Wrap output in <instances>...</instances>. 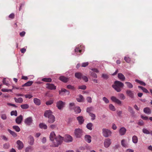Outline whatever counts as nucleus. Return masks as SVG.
Returning <instances> with one entry per match:
<instances>
[{
	"label": "nucleus",
	"mask_w": 152,
	"mask_h": 152,
	"mask_svg": "<svg viewBox=\"0 0 152 152\" xmlns=\"http://www.w3.org/2000/svg\"><path fill=\"white\" fill-rule=\"evenodd\" d=\"M50 139L52 142L51 146L53 147L58 146L59 145L62 143L64 140V137L60 135L56 137L53 132H52L50 133Z\"/></svg>",
	"instance_id": "obj_1"
},
{
	"label": "nucleus",
	"mask_w": 152,
	"mask_h": 152,
	"mask_svg": "<svg viewBox=\"0 0 152 152\" xmlns=\"http://www.w3.org/2000/svg\"><path fill=\"white\" fill-rule=\"evenodd\" d=\"M124 86V84L122 82L116 81L114 84L112 85L113 87L117 92H119L121 91V88Z\"/></svg>",
	"instance_id": "obj_2"
},
{
	"label": "nucleus",
	"mask_w": 152,
	"mask_h": 152,
	"mask_svg": "<svg viewBox=\"0 0 152 152\" xmlns=\"http://www.w3.org/2000/svg\"><path fill=\"white\" fill-rule=\"evenodd\" d=\"M103 136L106 137H108L111 135L112 132L110 130L106 129H102Z\"/></svg>",
	"instance_id": "obj_3"
},
{
	"label": "nucleus",
	"mask_w": 152,
	"mask_h": 152,
	"mask_svg": "<svg viewBox=\"0 0 152 152\" xmlns=\"http://www.w3.org/2000/svg\"><path fill=\"white\" fill-rule=\"evenodd\" d=\"M83 131L80 129H76L74 131V134L77 138L80 137L83 135Z\"/></svg>",
	"instance_id": "obj_4"
},
{
	"label": "nucleus",
	"mask_w": 152,
	"mask_h": 152,
	"mask_svg": "<svg viewBox=\"0 0 152 152\" xmlns=\"http://www.w3.org/2000/svg\"><path fill=\"white\" fill-rule=\"evenodd\" d=\"M84 47L83 45H77L75 49V52L77 53L78 52L81 53L82 51H83Z\"/></svg>",
	"instance_id": "obj_5"
},
{
	"label": "nucleus",
	"mask_w": 152,
	"mask_h": 152,
	"mask_svg": "<svg viewBox=\"0 0 152 152\" xmlns=\"http://www.w3.org/2000/svg\"><path fill=\"white\" fill-rule=\"evenodd\" d=\"M32 118L31 117L27 118L24 120L25 124L27 125H31L32 123Z\"/></svg>",
	"instance_id": "obj_6"
},
{
	"label": "nucleus",
	"mask_w": 152,
	"mask_h": 152,
	"mask_svg": "<svg viewBox=\"0 0 152 152\" xmlns=\"http://www.w3.org/2000/svg\"><path fill=\"white\" fill-rule=\"evenodd\" d=\"M65 105V103L61 101H60L57 102L56 106L58 109L61 110L63 108Z\"/></svg>",
	"instance_id": "obj_7"
},
{
	"label": "nucleus",
	"mask_w": 152,
	"mask_h": 152,
	"mask_svg": "<svg viewBox=\"0 0 152 152\" xmlns=\"http://www.w3.org/2000/svg\"><path fill=\"white\" fill-rule=\"evenodd\" d=\"M111 143V139L110 138H107L104 140V146L106 148H108Z\"/></svg>",
	"instance_id": "obj_8"
},
{
	"label": "nucleus",
	"mask_w": 152,
	"mask_h": 152,
	"mask_svg": "<svg viewBox=\"0 0 152 152\" xmlns=\"http://www.w3.org/2000/svg\"><path fill=\"white\" fill-rule=\"evenodd\" d=\"M126 94L130 97L133 98L134 97V94L133 91L130 90H127L126 91Z\"/></svg>",
	"instance_id": "obj_9"
},
{
	"label": "nucleus",
	"mask_w": 152,
	"mask_h": 152,
	"mask_svg": "<svg viewBox=\"0 0 152 152\" xmlns=\"http://www.w3.org/2000/svg\"><path fill=\"white\" fill-rule=\"evenodd\" d=\"M73 138L72 137L69 135H66L65 136V139L64 140L66 142H69L72 141Z\"/></svg>",
	"instance_id": "obj_10"
},
{
	"label": "nucleus",
	"mask_w": 152,
	"mask_h": 152,
	"mask_svg": "<svg viewBox=\"0 0 152 152\" xmlns=\"http://www.w3.org/2000/svg\"><path fill=\"white\" fill-rule=\"evenodd\" d=\"M111 99L113 102L119 104H121V101L114 96H112L111 97Z\"/></svg>",
	"instance_id": "obj_11"
},
{
	"label": "nucleus",
	"mask_w": 152,
	"mask_h": 152,
	"mask_svg": "<svg viewBox=\"0 0 152 152\" xmlns=\"http://www.w3.org/2000/svg\"><path fill=\"white\" fill-rule=\"evenodd\" d=\"M46 87L50 90H55L56 89V86L53 84L47 83Z\"/></svg>",
	"instance_id": "obj_12"
},
{
	"label": "nucleus",
	"mask_w": 152,
	"mask_h": 152,
	"mask_svg": "<svg viewBox=\"0 0 152 152\" xmlns=\"http://www.w3.org/2000/svg\"><path fill=\"white\" fill-rule=\"evenodd\" d=\"M34 139L33 137L31 136H30L28 137V142L30 145H33L34 144Z\"/></svg>",
	"instance_id": "obj_13"
},
{
	"label": "nucleus",
	"mask_w": 152,
	"mask_h": 152,
	"mask_svg": "<svg viewBox=\"0 0 152 152\" xmlns=\"http://www.w3.org/2000/svg\"><path fill=\"white\" fill-rule=\"evenodd\" d=\"M23 117L22 115H20L18 117L16 120L15 121L16 123L18 124H20L23 120Z\"/></svg>",
	"instance_id": "obj_14"
},
{
	"label": "nucleus",
	"mask_w": 152,
	"mask_h": 152,
	"mask_svg": "<svg viewBox=\"0 0 152 152\" xmlns=\"http://www.w3.org/2000/svg\"><path fill=\"white\" fill-rule=\"evenodd\" d=\"M53 115L52 112L50 110H46L44 114V115L46 117H49L50 116Z\"/></svg>",
	"instance_id": "obj_15"
},
{
	"label": "nucleus",
	"mask_w": 152,
	"mask_h": 152,
	"mask_svg": "<svg viewBox=\"0 0 152 152\" xmlns=\"http://www.w3.org/2000/svg\"><path fill=\"white\" fill-rule=\"evenodd\" d=\"M17 143L18 145V148L19 149H22L24 147L23 142L20 140H18L17 142Z\"/></svg>",
	"instance_id": "obj_16"
},
{
	"label": "nucleus",
	"mask_w": 152,
	"mask_h": 152,
	"mask_svg": "<svg viewBox=\"0 0 152 152\" xmlns=\"http://www.w3.org/2000/svg\"><path fill=\"white\" fill-rule=\"evenodd\" d=\"M48 122L50 123H52L55 121V118L53 115H51L48 117Z\"/></svg>",
	"instance_id": "obj_17"
},
{
	"label": "nucleus",
	"mask_w": 152,
	"mask_h": 152,
	"mask_svg": "<svg viewBox=\"0 0 152 152\" xmlns=\"http://www.w3.org/2000/svg\"><path fill=\"white\" fill-rule=\"evenodd\" d=\"M126 132V129L124 127L121 128L119 130V132L121 135H124Z\"/></svg>",
	"instance_id": "obj_18"
},
{
	"label": "nucleus",
	"mask_w": 152,
	"mask_h": 152,
	"mask_svg": "<svg viewBox=\"0 0 152 152\" xmlns=\"http://www.w3.org/2000/svg\"><path fill=\"white\" fill-rule=\"evenodd\" d=\"M77 101L79 102H82L84 100V98L83 96L80 95L77 96L76 98Z\"/></svg>",
	"instance_id": "obj_19"
},
{
	"label": "nucleus",
	"mask_w": 152,
	"mask_h": 152,
	"mask_svg": "<svg viewBox=\"0 0 152 152\" xmlns=\"http://www.w3.org/2000/svg\"><path fill=\"white\" fill-rule=\"evenodd\" d=\"M77 118L80 124H82L83 123L84 121V119L82 116H80L78 117H77Z\"/></svg>",
	"instance_id": "obj_20"
},
{
	"label": "nucleus",
	"mask_w": 152,
	"mask_h": 152,
	"mask_svg": "<svg viewBox=\"0 0 152 152\" xmlns=\"http://www.w3.org/2000/svg\"><path fill=\"white\" fill-rule=\"evenodd\" d=\"M34 102L35 104L37 105H39L41 104L40 100L37 98H35L34 99Z\"/></svg>",
	"instance_id": "obj_21"
},
{
	"label": "nucleus",
	"mask_w": 152,
	"mask_h": 152,
	"mask_svg": "<svg viewBox=\"0 0 152 152\" xmlns=\"http://www.w3.org/2000/svg\"><path fill=\"white\" fill-rule=\"evenodd\" d=\"M85 140L88 143H90L91 142V137L88 135H86L85 136Z\"/></svg>",
	"instance_id": "obj_22"
},
{
	"label": "nucleus",
	"mask_w": 152,
	"mask_h": 152,
	"mask_svg": "<svg viewBox=\"0 0 152 152\" xmlns=\"http://www.w3.org/2000/svg\"><path fill=\"white\" fill-rule=\"evenodd\" d=\"M118 78L121 80L123 81L125 80V77L122 73H118Z\"/></svg>",
	"instance_id": "obj_23"
},
{
	"label": "nucleus",
	"mask_w": 152,
	"mask_h": 152,
	"mask_svg": "<svg viewBox=\"0 0 152 152\" xmlns=\"http://www.w3.org/2000/svg\"><path fill=\"white\" fill-rule=\"evenodd\" d=\"M14 99L16 102L21 103L23 102V99L22 98L20 97L18 99L16 98H14Z\"/></svg>",
	"instance_id": "obj_24"
},
{
	"label": "nucleus",
	"mask_w": 152,
	"mask_h": 152,
	"mask_svg": "<svg viewBox=\"0 0 152 152\" xmlns=\"http://www.w3.org/2000/svg\"><path fill=\"white\" fill-rule=\"evenodd\" d=\"M75 112L76 113H80L81 111V109L79 107H76L74 108Z\"/></svg>",
	"instance_id": "obj_25"
},
{
	"label": "nucleus",
	"mask_w": 152,
	"mask_h": 152,
	"mask_svg": "<svg viewBox=\"0 0 152 152\" xmlns=\"http://www.w3.org/2000/svg\"><path fill=\"white\" fill-rule=\"evenodd\" d=\"M33 150V147L31 146H28L25 149V152H30Z\"/></svg>",
	"instance_id": "obj_26"
},
{
	"label": "nucleus",
	"mask_w": 152,
	"mask_h": 152,
	"mask_svg": "<svg viewBox=\"0 0 152 152\" xmlns=\"http://www.w3.org/2000/svg\"><path fill=\"white\" fill-rule=\"evenodd\" d=\"M59 79L63 82L65 83L66 82L68 81L67 78L63 76L60 77Z\"/></svg>",
	"instance_id": "obj_27"
},
{
	"label": "nucleus",
	"mask_w": 152,
	"mask_h": 152,
	"mask_svg": "<svg viewBox=\"0 0 152 152\" xmlns=\"http://www.w3.org/2000/svg\"><path fill=\"white\" fill-rule=\"evenodd\" d=\"M75 77L78 79H81L82 77V74L80 72H77L75 74Z\"/></svg>",
	"instance_id": "obj_28"
},
{
	"label": "nucleus",
	"mask_w": 152,
	"mask_h": 152,
	"mask_svg": "<svg viewBox=\"0 0 152 152\" xmlns=\"http://www.w3.org/2000/svg\"><path fill=\"white\" fill-rule=\"evenodd\" d=\"M143 111L144 112L146 113L150 114L151 113V110L148 107L144 108Z\"/></svg>",
	"instance_id": "obj_29"
},
{
	"label": "nucleus",
	"mask_w": 152,
	"mask_h": 152,
	"mask_svg": "<svg viewBox=\"0 0 152 152\" xmlns=\"http://www.w3.org/2000/svg\"><path fill=\"white\" fill-rule=\"evenodd\" d=\"M132 140L134 143L135 144L137 143L138 142V138L136 136H134L132 138Z\"/></svg>",
	"instance_id": "obj_30"
},
{
	"label": "nucleus",
	"mask_w": 152,
	"mask_h": 152,
	"mask_svg": "<svg viewBox=\"0 0 152 152\" xmlns=\"http://www.w3.org/2000/svg\"><path fill=\"white\" fill-rule=\"evenodd\" d=\"M121 144L123 147H126L127 146V144L124 139H123L121 141Z\"/></svg>",
	"instance_id": "obj_31"
},
{
	"label": "nucleus",
	"mask_w": 152,
	"mask_h": 152,
	"mask_svg": "<svg viewBox=\"0 0 152 152\" xmlns=\"http://www.w3.org/2000/svg\"><path fill=\"white\" fill-rule=\"evenodd\" d=\"M33 83V82L31 81H29L26 83L25 84H23V87L24 86H31Z\"/></svg>",
	"instance_id": "obj_32"
},
{
	"label": "nucleus",
	"mask_w": 152,
	"mask_h": 152,
	"mask_svg": "<svg viewBox=\"0 0 152 152\" xmlns=\"http://www.w3.org/2000/svg\"><path fill=\"white\" fill-rule=\"evenodd\" d=\"M20 107L22 109H24L28 108L29 106L28 104H26L21 105Z\"/></svg>",
	"instance_id": "obj_33"
},
{
	"label": "nucleus",
	"mask_w": 152,
	"mask_h": 152,
	"mask_svg": "<svg viewBox=\"0 0 152 152\" xmlns=\"http://www.w3.org/2000/svg\"><path fill=\"white\" fill-rule=\"evenodd\" d=\"M42 80L44 82H50L52 81V79L50 78H45L42 79Z\"/></svg>",
	"instance_id": "obj_34"
},
{
	"label": "nucleus",
	"mask_w": 152,
	"mask_h": 152,
	"mask_svg": "<svg viewBox=\"0 0 152 152\" xmlns=\"http://www.w3.org/2000/svg\"><path fill=\"white\" fill-rule=\"evenodd\" d=\"M124 59L125 61L128 63H130L131 61V58L128 56H125Z\"/></svg>",
	"instance_id": "obj_35"
},
{
	"label": "nucleus",
	"mask_w": 152,
	"mask_h": 152,
	"mask_svg": "<svg viewBox=\"0 0 152 152\" xmlns=\"http://www.w3.org/2000/svg\"><path fill=\"white\" fill-rule=\"evenodd\" d=\"M39 126L40 128H43L44 129H46L47 128V125L43 123L40 124L39 125Z\"/></svg>",
	"instance_id": "obj_36"
},
{
	"label": "nucleus",
	"mask_w": 152,
	"mask_h": 152,
	"mask_svg": "<svg viewBox=\"0 0 152 152\" xmlns=\"http://www.w3.org/2000/svg\"><path fill=\"white\" fill-rule=\"evenodd\" d=\"M93 124L91 123H89L86 126V127L88 129L91 130L92 129V127Z\"/></svg>",
	"instance_id": "obj_37"
},
{
	"label": "nucleus",
	"mask_w": 152,
	"mask_h": 152,
	"mask_svg": "<svg viewBox=\"0 0 152 152\" xmlns=\"http://www.w3.org/2000/svg\"><path fill=\"white\" fill-rule=\"evenodd\" d=\"M125 83L127 85V86L129 88H131L133 87L132 85L130 82H126Z\"/></svg>",
	"instance_id": "obj_38"
},
{
	"label": "nucleus",
	"mask_w": 152,
	"mask_h": 152,
	"mask_svg": "<svg viewBox=\"0 0 152 152\" xmlns=\"http://www.w3.org/2000/svg\"><path fill=\"white\" fill-rule=\"evenodd\" d=\"M118 96L121 99L124 100L125 99V96L123 94H118Z\"/></svg>",
	"instance_id": "obj_39"
},
{
	"label": "nucleus",
	"mask_w": 152,
	"mask_h": 152,
	"mask_svg": "<svg viewBox=\"0 0 152 152\" xmlns=\"http://www.w3.org/2000/svg\"><path fill=\"white\" fill-rule=\"evenodd\" d=\"M109 108L111 110L113 111H115V107L111 104H110L109 105Z\"/></svg>",
	"instance_id": "obj_40"
},
{
	"label": "nucleus",
	"mask_w": 152,
	"mask_h": 152,
	"mask_svg": "<svg viewBox=\"0 0 152 152\" xmlns=\"http://www.w3.org/2000/svg\"><path fill=\"white\" fill-rule=\"evenodd\" d=\"M142 132L145 134H149L151 133V132L147 129L144 128L142 129Z\"/></svg>",
	"instance_id": "obj_41"
},
{
	"label": "nucleus",
	"mask_w": 152,
	"mask_h": 152,
	"mask_svg": "<svg viewBox=\"0 0 152 152\" xmlns=\"http://www.w3.org/2000/svg\"><path fill=\"white\" fill-rule=\"evenodd\" d=\"M13 128L17 132H19L20 130V128L18 126H14L13 127Z\"/></svg>",
	"instance_id": "obj_42"
},
{
	"label": "nucleus",
	"mask_w": 152,
	"mask_h": 152,
	"mask_svg": "<svg viewBox=\"0 0 152 152\" xmlns=\"http://www.w3.org/2000/svg\"><path fill=\"white\" fill-rule=\"evenodd\" d=\"M89 115L92 118L91 120H94L95 119L96 116L94 114L89 113Z\"/></svg>",
	"instance_id": "obj_43"
},
{
	"label": "nucleus",
	"mask_w": 152,
	"mask_h": 152,
	"mask_svg": "<svg viewBox=\"0 0 152 152\" xmlns=\"http://www.w3.org/2000/svg\"><path fill=\"white\" fill-rule=\"evenodd\" d=\"M11 115H14L15 116L17 115V112L16 110L12 111L11 112Z\"/></svg>",
	"instance_id": "obj_44"
},
{
	"label": "nucleus",
	"mask_w": 152,
	"mask_h": 152,
	"mask_svg": "<svg viewBox=\"0 0 152 152\" xmlns=\"http://www.w3.org/2000/svg\"><path fill=\"white\" fill-rule=\"evenodd\" d=\"M10 133L14 137L17 136V135L14 132L11 131L10 130H9Z\"/></svg>",
	"instance_id": "obj_45"
},
{
	"label": "nucleus",
	"mask_w": 152,
	"mask_h": 152,
	"mask_svg": "<svg viewBox=\"0 0 152 152\" xmlns=\"http://www.w3.org/2000/svg\"><path fill=\"white\" fill-rule=\"evenodd\" d=\"M86 86L85 85L80 86L78 87L79 89L83 90H85L86 89Z\"/></svg>",
	"instance_id": "obj_46"
},
{
	"label": "nucleus",
	"mask_w": 152,
	"mask_h": 152,
	"mask_svg": "<svg viewBox=\"0 0 152 152\" xmlns=\"http://www.w3.org/2000/svg\"><path fill=\"white\" fill-rule=\"evenodd\" d=\"M53 101L52 100H50L47 102H46V104L47 105H50L53 104Z\"/></svg>",
	"instance_id": "obj_47"
},
{
	"label": "nucleus",
	"mask_w": 152,
	"mask_h": 152,
	"mask_svg": "<svg viewBox=\"0 0 152 152\" xmlns=\"http://www.w3.org/2000/svg\"><path fill=\"white\" fill-rule=\"evenodd\" d=\"M1 118L3 120H6L7 118V117L6 114H2L1 115Z\"/></svg>",
	"instance_id": "obj_48"
},
{
	"label": "nucleus",
	"mask_w": 152,
	"mask_h": 152,
	"mask_svg": "<svg viewBox=\"0 0 152 152\" xmlns=\"http://www.w3.org/2000/svg\"><path fill=\"white\" fill-rule=\"evenodd\" d=\"M103 100L106 104L108 103L109 102V101L108 99L105 97H104L103 98Z\"/></svg>",
	"instance_id": "obj_49"
},
{
	"label": "nucleus",
	"mask_w": 152,
	"mask_h": 152,
	"mask_svg": "<svg viewBox=\"0 0 152 152\" xmlns=\"http://www.w3.org/2000/svg\"><path fill=\"white\" fill-rule=\"evenodd\" d=\"M137 124L139 125L142 126L144 124V122L142 120H140L139 121Z\"/></svg>",
	"instance_id": "obj_50"
},
{
	"label": "nucleus",
	"mask_w": 152,
	"mask_h": 152,
	"mask_svg": "<svg viewBox=\"0 0 152 152\" xmlns=\"http://www.w3.org/2000/svg\"><path fill=\"white\" fill-rule=\"evenodd\" d=\"M26 98L30 99L32 97V96L31 94H26L25 95Z\"/></svg>",
	"instance_id": "obj_51"
},
{
	"label": "nucleus",
	"mask_w": 152,
	"mask_h": 152,
	"mask_svg": "<svg viewBox=\"0 0 152 152\" xmlns=\"http://www.w3.org/2000/svg\"><path fill=\"white\" fill-rule=\"evenodd\" d=\"M10 147V145L9 143H6L4 145V148H8Z\"/></svg>",
	"instance_id": "obj_52"
},
{
	"label": "nucleus",
	"mask_w": 152,
	"mask_h": 152,
	"mask_svg": "<svg viewBox=\"0 0 152 152\" xmlns=\"http://www.w3.org/2000/svg\"><path fill=\"white\" fill-rule=\"evenodd\" d=\"M67 91V90L64 89H62L61 91H59V94H62V92H65Z\"/></svg>",
	"instance_id": "obj_53"
},
{
	"label": "nucleus",
	"mask_w": 152,
	"mask_h": 152,
	"mask_svg": "<svg viewBox=\"0 0 152 152\" xmlns=\"http://www.w3.org/2000/svg\"><path fill=\"white\" fill-rule=\"evenodd\" d=\"M88 64V62L83 63L82 64V66L85 67L87 66Z\"/></svg>",
	"instance_id": "obj_54"
},
{
	"label": "nucleus",
	"mask_w": 152,
	"mask_h": 152,
	"mask_svg": "<svg viewBox=\"0 0 152 152\" xmlns=\"http://www.w3.org/2000/svg\"><path fill=\"white\" fill-rule=\"evenodd\" d=\"M3 83L5 85L7 86H8L9 85L8 83L6 82V80L5 78H4L3 79Z\"/></svg>",
	"instance_id": "obj_55"
},
{
	"label": "nucleus",
	"mask_w": 152,
	"mask_h": 152,
	"mask_svg": "<svg viewBox=\"0 0 152 152\" xmlns=\"http://www.w3.org/2000/svg\"><path fill=\"white\" fill-rule=\"evenodd\" d=\"M82 78L86 82H87L88 80L87 77L86 76H82Z\"/></svg>",
	"instance_id": "obj_56"
},
{
	"label": "nucleus",
	"mask_w": 152,
	"mask_h": 152,
	"mask_svg": "<svg viewBox=\"0 0 152 152\" xmlns=\"http://www.w3.org/2000/svg\"><path fill=\"white\" fill-rule=\"evenodd\" d=\"M86 100L88 102L91 103L92 102V99L90 97H87L86 98Z\"/></svg>",
	"instance_id": "obj_57"
},
{
	"label": "nucleus",
	"mask_w": 152,
	"mask_h": 152,
	"mask_svg": "<svg viewBox=\"0 0 152 152\" xmlns=\"http://www.w3.org/2000/svg\"><path fill=\"white\" fill-rule=\"evenodd\" d=\"M67 88L68 89L73 90L74 89V88L73 86H72L71 85H69L67 86Z\"/></svg>",
	"instance_id": "obj_58"
},
{
	"label": "nucleus",
	"mask_w": 152,
	"mask_h": 152,
	"mask_svg": "<svg viewBox=\"0 0 152 152\" xmlns=\"http://www.w3.org/2000/svg\"><path fill=\"white\" fill-rule=\"evenodd\" d=\"M9 17L11 19H13L14 18V15L13 13H11L9 16Z\"/></svg>",
	"instance_id": "obj_59"
},
{
	"label": "nucleus",
	"mask_w": 152,
	"mask_h": 152,
	"mask_svg": "<svg viewBox=\"0 0 152 152\" xmlns=\"http://www.w3.org/2000/svg\"><path fill=\"white\" fill-rule=\"evenodd\" d=\"M26 49L25 48H23L20 49V51L22 53H24L26 51Z\"/></svg>",
	"instance_id": "obj_60"
},
{
	"label": "nucleus",
	"mask_w": 152,
	"mask_h": 152,
	"mask_svg": "<svg viewBox=\"0 0 152 152\" xmlns=\"http://www.w3.org/2000/svg\"><path fill=\"white\" fill-rule=\"evenodd\" d=\"M1 137L2 139L4 140H5L7 141V138L4 135H2Z\"/></svg>",
	"instance_id": "obj_61"
},
{
	"label": "nucleus",
	"mask_w": 152,
	"mask_h": 152,
	"mask_svg": "<svg viewBox=\"0 0 152 152\" xmlns=\"http://www.w3.org/2000/svg\"><path fill=\"white\" fill-rule=\"evenodd\" d=\"M102 77L105 79H107L108 78V76L107 74H103L102 75Z\"/></svg>",
	"instance_id": "obj_62"
},
{
	"label": "nucleus",
	"mask_w": 152,
	"mask_h": 152,
	"mask_svg": "<svg viewBox=\"0 0 152 152\" xmlns=\"http://www.w3.org/2000/svg\"><path fill=\"white\" fill-rule=\"evenodd\" d=\"M25 34V31H22L20 33V35L21 37H23L24 36Z\"/></svg>",
	"instance_id": "obj_63"
},
{
	"label": "nucleus",
	"mask_w": 152,
	"mask_h": 152,
	"mask_svg": "<svg viewBox=\"0 0 152 152\" xmlns=\"http://www.w3.org/2000/svg\"><path fill=\"white\" fill-rule=\"evenodd\" d=\"M126 152H134V150L131 149H128L126 150Z\"/></svg>",
	"instance_id": "obj_64"
}]
</instances>
